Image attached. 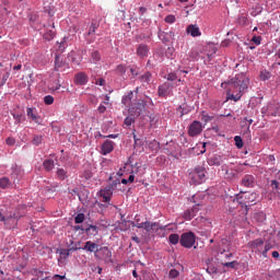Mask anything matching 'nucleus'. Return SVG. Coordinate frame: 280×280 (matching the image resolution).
I'll use <instances>...</instances> for the list:
<instances>
[{"label": "nucleus", "instance_id": "9d476101", "mask_svg": "<svg viewBox=\"0 0 280 280\" xmlns=\"http://www.w3.org/2000/svg\"><path fill=\"white\" fill-rule=\"evenodd\" d=\"M267 115H270L271 117H280V105L269 104L267 106Z\"/></svg>", "mask_w": 280, "mask_h": 280}, {"label": "nucleus", "instance_id": "13d9d810", "mask_svg": "<svg viewBox=\"0 0 280 280\" xmlns=\"http://www.w3.org/2000/svg\"><path fill=\"white\" fill-rule=\"evenodd\" d=\"M102 270H103L102 267H93L92 268V271L97 272V275H102Z\"/></svg>", "mask_w": 280, "mask_h": 280}, {"label": "nucleus", "instance_id": "680f3d73", "mask_svg": "<svg viewBox=\"0 0 280 280\" xmlns=\"http://www.w3.org/2000/svg\"><path fill=\"white\" fill-rule=\"evenodd\" d=\"M8 78H10L9 73L3 74V77H2V84H5V82H8Z\"/></svg>", "mask_w": 280, "mask_h": 280}, {"label": "nucleus", "instance_id": "72a5a7b5", "mask_svg": "<svg viewBox=\"0 0 280 280\" xmlns=\"http://www.w3.org/2000/svg\"><path fill=\"white\" fill-rule=\"evenodd\" d=\"M234 141H235V145H236V148H238V150H242V148H244V140H242V137L236 136L234 138Z\"/></svg>", "mask_w": 280, "mask_h": 280}, {"label": "nucleus", "instance_id": "f03ea898", "mask_svg": "<svg viewBox=\"0 0 280 280\" xmlns=\"http://www.w3.org/2000/svg\"><path fill=\"white\" fill-rule=\"evenodd\" d=\"M147 104H152V98L145 96L144 100H138L136 103H132L129 108L130 115H140L145 110Z\"/></svg>", "mask_w": 280, "mask_h": 280}, {"label": "nucleus", "instance_id": "412c9836", "mask_svg": "<svg viewBox=\"0 0 280 280\" xmlns=\"http://www.w3.org/2000/svg\"><path fill=\"white\" fill-rule=\"evenodd\" d=\"M198 198H199L198 195H194L191 197V201L195 202V206L192 207L191 211L195 215L200 211V207H202V202H200Z\"/></svg>", "mask_w": 280, "mask_h": 280}, {"label": "nucleus", "instance_id": "6ab92c4d", "mask_svg": "<svg viewBox=\"0 0 280 280\" xmlns=\"http://www.w3.org/2000/svg\"><path fill=\"white\" fill-rule=\"evenodd\" d=\"M132 97H133L132 91L128 92L127 95L122 96L121 104H124V106H126L128 110H130V107L132 106Z\"/></svg>", "mask_w": 280, "mask_h": 280}, {"label": "nucleus", "instance_id": "6e6552de", "mask_svg": "<svg viewBox=\"0 0 280 280\" xmlns=\"http://www.w3.org/2000/svg\"><path fill=\"white\" fill-rule=\"evenodd\" d=\"M249 248H252L253 253H261L264 250V240L257 238L248 243Z\"/></svg>", "mask_w": 280, "mask_h": 280}, {"label": "nucleus", "instance_id": "a211bd4d", "mask_svg": "<svg viewBox=\"0 0 280 280\" xmlns=\"http://www.w3.org/2000/svg\"><path fill=\"white\" fill-rule=\"evenodd\" d=\"M187 34H190V36H192V38H196L197 36H202L200 28L194 24H190L187 26Z\"/></svg>", "mask_w": 280, "mask_h": 280}, {"label": "nucleus", "instance_id": "c03bdc74", "mask_svg": "<svg viewBox=\"0 0 280 280\" xmlns=\"http://www.w3.org/2000/svg\"><path fill=\"white\" fill-rule=\"evenodd\" d=\"M74 222L75 224H82V222H84V213L77 214V217L74 218Z\"/></svg>", "mask_w": 280, "mask_h": 280}, {"label": "nucleus", "instance_id": "7c9ffc66", "mask_svg": "<svg viewBox=\"0 0 280 280\" xmlns=\"http://www.w3.org/2000/svg\"><path fill=\"white\" fill-rule=\"evenodd\" d=\"M57 177L59 178V180H65V178H67V171H65V168H58Z\"/></svg>", "mask_w": 280, "mask_h": 280}, {"label": "nucleus", "instance_id": "2eb2a0df", "mask_svg": "<svg viewBox=\"0 0 280 280\" xmlns=\"http://www.w3.org/2000/svg\"><path fill=\"white\" fill-rule=\"evenodd\" d=\"M55 69H56V71H65V69H69V65H67V62L62 61L60 56H56Z\"/></svg>", "mask_w": 280, "mask_h": 280}, {"label": "nucleus", "instance_id": "7ed1b4c3", "mask_svg": "<svg viewBox=\"0 0 280 280\" xmlns=\"http://www.w3.org/2000/svg\"><path fill=\"white\" fill-rule=\"evenodd\" d=\"M179 244L184 248H192V246L196 244V234H194V232H186L182 234Z\"/></svg>", "mask_w": 280, "mask_h": 280}, {"label": "nucleus", "instance_id": "e2e57ef3", "mask_svg": "<svg viewBox=\"0 0 280 280\" xmlns=\"http://www.w3.org/2000/svg\"><path fill=\"white\" fill-rule=\"evenodd\" d=\"M139 12L141 15H143V14H145V12H148V9H145V7H140Z\"/></svg>", "mask_w": 280, "mask_h": 280}, {"label": "nucleus", "instance_id": "79ce46f5", "mask_svg": "<svg viewBox=\"0 0 280 280\" xmlns=\"http://www.w3.org/2000/svg\"><path fill=\"white\" fill-rule=\"evenodd\" d=\"M44 103L46 104V106H51V104H54V96L51 95H46L44 97Z\"/></svg>", "mask_w": 280, "mask_h": 280}, {"label": "nucleus", "instance_id": "393cba45", "mask_svg": "<svg viewBox=\"0 0 280 280\" xmlns=\"http://www.w3.org/2000/svg\"><path fill=\"white\" fill-rule=\"evenodd\" d=\"M91 60L94 65H97V62H100V60H102V55L100 54V51H97V50L92 51Z\"/></svg>", "mask_w": 280, "mask_h": 280}, {"label": "nucleus", "instance_id": "49530a36", "mask_svg": "<svg viewBox=\"0 0 280 280\" xmlns=\"http://www.w3.org/2000/svg\"><path fill=\"white\" fill-rule=\"evenodd\" d=\"M260 78H261V80H264V81H266V80H270V72H268V71H261L260 72Z\"/></svg>", "mask_w": 280, "mask_h": 280}, {"label": "nucleus", "instance_id": "0eeeda50", "mask_svg": "<svg viewBox=\"0 0 280 280\" xmlns=\"http://www.w3.org/2000/svg\"><path fill=\"white\" fill-rule=\"evenodd\" d=\"M173 86L174 85H172V83H170V82H165V83L161 84L158 88L159 97H167V95H170V93H172Z\"/></svg>", "mask_w": 280, "mask_h": 280}, {"label": "nucleus", "instance_id": "4be33fe9", "mask_svg": "<svg viewBox=\"0 0 280 280\" xmlns=\"http://www.w3.org/2000/svg\"><path fill=\"white\" fill-rule=\"evenodd\" d=\"M209 165H221L222 156L213 155L208 160Z\"/></svg>", "mask_w": 280, "mask_h": 280}, {"label": "nucleus", "instance_id": "0e129e2a", "mask_svg": "<svg viewBox=\"0 0 280 280\" xmlns=\"http://www.w3.org/2000/svg\"><path fill=\"white\" fill-rule=\"evenodd\" d=\"M135 224H141L142 222H141V218L139 217V214H137L136 217H135Z\"/></svg>", "mask_w": 280, "mask_h": 280}, {"label": "nucleus", "instance_id": "338daca9", "mask_svg": "<svg viewBox=\"0 0 280 280\" xmlns=\"http://www.w3.org/2000/svg\"><path fill=\"white\" fill-rule=\"evenodd\" d=\"M131 240L132 242H136V244H139L141 242L137 235L132 236Z\"/></svg>", "mask_w": 280, "mask_h": 280}, {"label": "nucleus", "instance_id": "864d4df0", "mask_svg": "<svg viewBox=\"0 0 280 280\" xmlns=\"http://www.w3.org/2000/svg\"><path fill=\"white\" fill-rule=\"evenodd\" d=\"M7 145H14V143H16V141L14 140V138H7Z\"/></svg>", "mask_w": 280, "mask_h": 280}, {"label": "nucleus", "instance_id": "a878e982", "mask_svg": "<svg viewBox=\"0 0 280 280\" xmlns=\"http://www.w3.org/2000/svg\"><path fill=\"white\" fill-rule=\"evenodd\" d=\"M43 165L46 172H51V170H54L55 163H54V160H45Z\"/></svg>", "mask_w": 280, "mask_h": 280}, {"label": "nucleus", "instance_id": "6e6d98bb", "mask_svg": "<svg viewBox=\"0 0 280 280\" xmlns=\"http://www.w3.org/2000/svg\"><path fill=\"white\" fill-rule=\"evenodd\" d=\"M130 73L133 78H137V75H139V71H137V69L135 68H130Z\"/></svg>", "mask_w": 280, "mask_h": 280}, {"label": "nucleus", "instance_id": "bb28decb", "mask_svg": "<svg viewBox=\"0 0 280 280\" xmlns=\"http://www.w3.org/2000/svg\"><path fill=\"white\" fill-rule=\"evenodd\" d=\"M100 27V22L97 21H92L90 30L88 32V36H91V34H95V30Z\"/></svg>", "mask_w": 280, "mask_h": 280}, {"label": "nucleus", "instance_id": "f257e3e1", "mask_svg": "<svg viewBox=\"0 0 280 280\" xmlns=\"http://www.w3.org/2000/svg\"><path fill=\"white\" fill-rule=\"evenodd\" d=\"M223 89H228V100L240 102L244 91L248 89V79L244 74H236L235 78L221 84Z\"/></svg>", "mask_w": 280, "mask_h": 280}, {"label": "nucleus", "instance_id": "9b49d317", "mask_svg": "<svg viewBox=\"0 0 280 280\" xmlns=\"http://www.w3.org/2000/svg\"><path fill=\"white\" fill-rule=\"evenodd\" d=\"M101 198L103 202H110V196H113V188L110 186L103 188L101 191Z\"/></svg>", "mask_w": 280, "mask_h": 280}, {"label": "nucleus", "instance_id": "39448f33", "mask_svg": "<svg viewBox=\"0 0 280 280\" xmlns=\"http://www.w3.org/2000/svg\"><path fill=\"white\" fill-rule=\"evenodd\" d=\"M132 226H136V229H144L147 233H150V231H159L160 225L156 222H150V221H144L142 223L135 224V222H131Z\"/></svg>", "mask_w": 280, "mask_h": 280}, {"label": "nucleus", "instance_id": "bf43d9fd", "mask_svg": "<svg viewBox=\"0 0 280 280\" xmlns=\"http://www.w3.org/2000/svg\"><path fill=\"white\" fill-rule=\"evenodd\" d=\"M224 266L225 268H235V261L225 262Z\"/></svg>", "mask_w": 280, "mask_h": 280}, {"label": "nucleus", "instance_id": "69168bd1", "mask_svg": "<svg viewBox=\"0 0 280 280\" xmlns=\"http://www.w3.org/2000/svg\"><path fill=\"white\" fill-rule=\"evenodd\" d=\"M52 279L54 280H62V279H65V276L55 275Z\"/></svg>", "mask_w": 280, "mask_h": 280}, {"label": "nucleus", "instance_id": "ea45409f", "mask_svg": "<svg viewBox=\"0 0 280 280\" xmlns=\"http://www.w3.org/2000/svg\"><path fill=\"white\" fill-rule=\"evenodd\" d=\"M86 233H89L90 235H97V226L95 225H90L86 229Z\"/></svg>", "mask_w": 280, "mask_h": 280}, {"label": "nucleus", "instance_id": "8fccbe9b", "mask_svg": "<svg viewBox=\"0 0 280 280\" xmlns=\"http://www.w3.org/2000/svg\"><path fill=\"white\" fill-rule=\"evenodd\" d=\"M252 43H254L255 45H261V36H253Z\"/></svg>", "mask_w": 280, "mask_h": 280}, {"label": "nucleus", "instance_id": "a18cd8bd", "mask_svg": "<svg viewBox=\"0 0 280 280\" xmlns=\"http://www.w3.org/2000/svg\"><path fill=\"white\" fill-rule=\"evenodd\" d=\"M116 71H117V73H119L120 75H124V74L126 73V66H124V65L117 66Z\"/></svg>", "mask_w": 280, "mask_h": 280}, {"label": "nucleus", "instance_id": "5701e85b", "mask_svg": "<svg viewBox=\"0 0 280 280\" xmlns=\"http://www.w3.org/2000/svg\"><path fill=\"white\" fill-rule=\"evenodd\" d=\"M10 185H12V183L10 182V178L8 177L0 178V189H9Z\"/></svg>", "mask_w": 280, "mask_h": 280}, {"label": "nucleus", "instance_id": "f704fd0d", "mask_svg": "<svg viewBox=\"0 0 280 280\" xmlns=\"http://www.w3.org/2000/svg\"><path fill=\"white\" fill-rule=\"evenodd\" d=\"M180 277V272L176 269H171L168 272V279H178Z\"/></svg>", "mask_w": 280, "mask_h": 280}, {"label": "nucleus", "instance_id": "052dcab7", "mask_svg": "<svg viewBox=\"0 0 280 280\" xmlns=\"http://www.w3.org/2000/svg\"><path fill=\"white\" fill-rule=\"evenodd\" d=\"M97 110H98V113L104 114V112L106 110V106H104V105L101 104V105L98 106Z\"/></svg>", "mask_w": 280, "mask_h": 280}, {"label": "nucleus", "instance_id": "5fc2aeb1", "mask_svg": "<svg viewBox=\"0 0 280 280\" xmlns=\"http://www.w3.org/2000/svg\"><path fill=\"white\" fill-rule=\"evenodd\" d=\"M95 84H97L98 86H104V84H106V80L98 79V80H96Z\"/></svg>", "mask_w": 280, "mask_h": 280}, {"label": "nucleus", "instance_id": "c85d7f7f", "mask_svg": "<svg viewBox=\"0 0 280 280\" xmlns=\"http://www.w3.org/2000/svg\"><path fill=\"white\" fill-rule=\"evenodd\" d=\"M152 80V73L145 72L140 77V81L145 82L147 84H150V81Z\"/></svg>", "mask_w": 280, "mask_h": 280}, {"label": "nucleus", "instance_id": "c9c22d12", "mask_svg": "<svg viewBox=\"0 0 280 280\" xmlns=\"http://www.w3.org/2000/svg\"><path fill=\"white\" fill-rule=\"evenodd\" d=\"M196 218V214L192 212V210H186L184 212V220H194Z\"/></svg>", "mask_w": 280, "mask_h": 280}, {"label": "nucleus", "instance_id": "de8ad7c7", "mask_svg": "<svg viewBox=\"0 0 280 280\" xmlns=\"http://www.w3.org/2000/svg\"><path fill=\"white\" fill-rule=\"evenodd\" d=\"M124 124H125V126H132V124H135V118L128 116L125 118Z\"/></svg>", "mask_w": 280, "mask_h": 280}, {"label": "nucleus", "instance_id": "c756f323", "mask_svg": "<svg viewBox=\"0 0 280 280\" xmlns=\"http://www.w3.org/2000/svg\"><path fill=\"white\" fill-rule=\"evenodd\" d=\"M15 124H23L25 121V116L23 114H12Z\"/></svg>", "mask_w": 280, "mask_h": 280}, {"label": "nucleus", "instance_id": "cd10ccee", "mask_svg": "<svg viewBox=\"0 0 280 280\" xmlns=\"http://www.w3.org/2000/svg\"><path fill=\"white\" fill-rule=\"evenodd\" d=\"M168 242L171 244H173L174 246H176V244H178V242H180V236H178V234H171L168 236Z\"/></svg>", "mask_w": 280, "mask_h": 280}, {"label": "nucleus", "instance_id": "4c0bfd02", "mask_svg": "<svg viewBox=\"0 0 280 280\" xmlns=\"http://www.w3.org/2000/svg\"><path fill=\"white\" fill-rule=\"evenodd\" d=\"M237 23L238 25H248V18L246 15H241L238 19H237Z\"/></svg>", "mask_w": 280, "mask_h": 280}, {"label": "nucleus", "instance_id": "dca6fc26", "mask_svg": "<svg viewBox=\"0 0 280 280\" xmlns=\"http://www.w3.org/2000/svg\"><path fill=\"white\" fill-rule=\"evenodd\" d=\"M75 84H80V86H84L86 82H89V77L84 72H79L74 78Z\"/></svg>", "mask_w": 280, "mask_h": 280}, {"label": "nucleus", "instance_id": "473e14b6", "mask_svg": "<svg viewBox=\"0 0 280 280\" xmlns=\"http://www.w3.org/2000/svg\"><path fill=\"white\" fill-rule=\"evenodd\" d=\"M201 121H205V124H209V121H213V116H209V114L202 112Z\"/></svg>", "mask_w": 280, "mask_h": 280}, {"label": "nucleus", "instance_id": "3c124183", "mask_svg": "<svg viewBox=\"0 0 280 280\" xmlns=\"http://www.w3.org/2000/svg\"><path fill=\"white\" fill-rule=\"evenodd\" d=\"M268 250H270V245H265L264 249L261 250L262 257H268Z\"/></svg>", "mask_w": 280, "mask_h": 280}, {"label": "nucleus", "instance_id": "423d86ee", "mask_svg": "<svg viewBox=\"0 0 280 280\" xmlns=\"http://www.w3.org/2000/svg\"><path fill=\"white\" fill-rule=\"evenodd\" d=\"M202 132V122L195 120L190 124L188 129L189 137H198Z\"/></svg>", "mask_w": 280, "mask_h": 280}, {"label": "nucleus", "instance_id": "f8f14e48", "mask_svg": "<svg viewBox=\"0 0 280 280\" xmlns=\"http://www.w3.org/2000/svg\"><path fill=\"white\" fill-rule=\"evenodd\" d=\"M98 255H101V259H103V261H110V257H113V253L108 247H101L98 249Z\"/></svg>", "mask_w": 280, "mask_h": 280}, {"label": "nucleus", "instance_id": "4468645a", "mask_svg": "<svg viewBox=\"0 0 280 280\" xmlns=\"http://www.w3.org/2000/svg\"><path fill=\"white\" fill-rule=\"evenodd\" d=\"M114 145L115 142L106 140L102 145V154H104V156H106V154H110L115 148Z\"/></svg>", "mask_w": 280, "mask_h": 280}, {"label": "nucleus", "instance_id": "e433bc0d", "mask_svg": "<svg viewBox=\"0 0 280 280\" xmlns=\"http://www.w3.org/2000/svg\"><path fill=\"white\" fill-rule=\"evenodd\" d=\"M56 36V32L54 31H47L45 34H44V38L45 40H54V37Z\"/></svg>", "mask_w": 280, "mask_h": 280}, {"label": "nucleus", "instance_id": "ddd939ff", "mask_svg": "<svg viewBox=\"0 0 280 280\" xmlns=\"http://www.w3.org/2000/svg\"><path fill=\"white\" fill-rule=\"evenodd\" d=\"M82 250H86L88 253H100V245L91 241H88L84 247H82Z\"/></svg>", "mask_w": 280, "mask_h": 280}, {"label": "nucleus", "instance_id": "603ef678", "mask_svg": "<svg viewBox=\"0 0 280 280\" xmlns=\"http://www.w3.org/2000/svg\"><path fill=\"white\" fill-rule=\"evenodd\" d=\"M178 77H176V73H168L166 77V80H168V82H174V80H177Z\"/></svg>", "mask_w": 280, "mask_h": 280}, {"label": "nucleus", "instance_id": "aec40b11", "mask_svg": "<svg viewBox=\"0 0 280 280\" xmlns=\"http://www.w3.org/2000/svg\"><path fill=\"white\" fill-rule=\"evenodd\" d=\"M242 185L244 187H255V176L245 175L242 179Z\"/></svg>", "mask_w": 280, "mask_h": 280}, {"label": "nucleus", "instance_id": "37998d69", "mask_svg": "<svg viewBox=\"0 0 280 280\" xmlns=\"http://www.w3.org/2000/svg\"><path fill=\"white\" fill-rule=\"evenodd\" d=\"M207 272L208 275H218V268L213 265H209L207 268Z\"/></svg>", "mask_w": 280, "mask_h": 280}, {"label": "nucleus", "instance_id": "b1692460", "mask_svg": "<svg viewBox=\"0 0 280 280\" xmlns=\"http://www.w3.org/2000/svg\"><path fill=\"white\" fill-rule=\"evenodd\" d=\"M16 214L7 217L3 215V213L0 212V222H4V224H8V222H14V220H16Z\"/></svg>", "mask_w": 280, "mask_h": 280}, {"label": "nucleus", "instance_id": "2f4dec72", "mask_svg": "<svg viewBox=\"0 0 280 280\" xmlns=\"http://www.w3.org/2000/svg\"><path fill=\"white\" fill-rule=\"evenodd\" d=\"M59 255L61 259H68L71 255V249H59Z\"/></svg>", "mask_w": 280, "mask_h": 280}, {"label": "nucleus", "instance_id": "a19ab883", "mask_svg": "<svg viewBox=\"0 0 280 280\" xmlns=\"http://www.w3.org/2000/svg\"><path fill=\"white\" fill-rule=\"evenodd\" d=\"M161 231H176V225L172 226V224L160 225Z\"/></svg>", "mask_w": 280, "mask_h": 280}, {"label": "nucleus", "instance_id": "f3484780", "mask_svg": "<svg viewBox=\"0 0 280 280\" xmlns=\"http://www.w3.org/2000/svg\"><path fill=\"white\" fill-rule=\"evenodd\" d=\"M148 54H150V48H148V45L140 44L137 48V56H139V58H145L148 57Z\"/></svg>", "mask_w": 280, "mask_h": 280}, {"label": "nucleus", "instance_id": "774afa93", "mask_svg": "<svg viewBox=\"0 0 280 280\" xmlns=\"http://www.w3.org/2000/svg\"><path fill=\"white\" fill-rule=\"evenodd\" d=\"M272 257L275 258V259H279V252H277V250H275V252H272Z\"/></svg>", "mask_w": 280, "mask_h": 280}, {"label": "nucleus", "instance_id": "1a4fd4ad", "mask_svg": "<svg viewBox=\"0 0 280 280\" xmlns=\"http://www.w3.org/2000/svg\"><path fill=\"white\" fill-rule=\"evenodd\" d=\"M26 115H27L28 119H32V121H34L35 124H40V116H38V114H36V108L27 107Z\"/></svg>", "mask_w": 280, "mask_h": 280}, {"label": "nucleus", "instance_id": "20e7f679", "mask_svg": "<svg viewBox=\"0 0 280 280\" xmlns=\"http://www.w3.org/2000/svg\"><path fill=\"white\" fill-rule=\"evenodd\" d=\"M207 176V170L202 166L195 167L194 171L190 173V177L195 185H200L205 177Z\"/></svg>", "mask_w": 280, "mask_h": 280}, {"label": "nucleus", "instance_id": "58836bf2", "mask_svg": "<svg viewBox=\"0 0 280 280\" xmlns=\"http://www.w3.org/2000/svg\"><path fill=\"white\" fill-rule=\"evenodd\" d=\"M33 145H40L43 143V137L42 136H34L32 140Z\"/></svg>", "mask_w": 280, "mask_h": 280}, {"label": "nucleus", "instance_id": "4d7b16f0", "mask_svg": "<svg viewBox=\"0 0 280 280\" xmlns=\"http://www.w3.org/2000/svg\"><path fill=\"white\" fill-rule=\"evenodd\" d=\"M271 187L273 189H279V183L276 179L271 180Z\"/></svg>", "mask_w": 280, "mask_h": 280}, {"label": "nucleus", "instance_id": "09e8293b", "mask_svg": "<svg viewBox=\"0 0 280 280\" xmlns=\"http://www.w3.org/2000/svg\"><path fill=\"white\" fill-rule=\"evenodd\" d=\"M165 23H176V16L175 15H167L166 18H165Z\"/></svg>", "mask_w": 280, "mask_h": 280}]
</instances>
